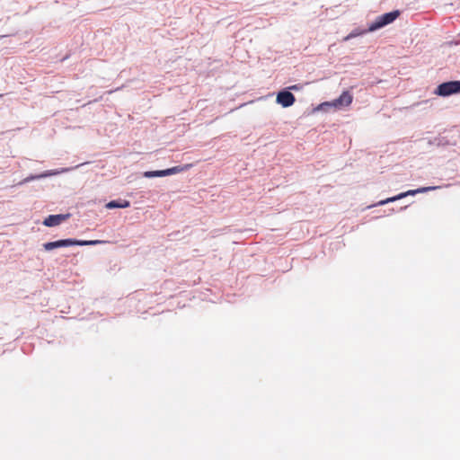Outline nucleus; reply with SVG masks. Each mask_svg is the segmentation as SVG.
Instances as JSON below:
<instances>
[{
    "label": "nucleus",
    "mask_w": 460,
    "mask_h": 460,
    "mask_svg": "<svg viewBox=\"0 0 460 460\" xmlns=\"http://www.w3.org/2000/svg\"><path fill=\"white\" fill-rule=\"evenodd\" d=\"M101 241H79V240H75V239H63V240H58V241H55V242H49V243H45L43 244V247L46 251H51L53 249H56V248H60V247H67V246H73V245H80V246H84V245H93V244H96V243H100Z\"/></svg>",
    "instance_id": "1"
},
{
    "label": "nucleus",
    "mask_w": 460,
    "mask_h": 460,
    "mask_svg": "<svg viewBox=\"0 0 460 460\" xmlns=\"http://www.w3.org/2000/svg\"><path fill=\"white\" fill-rule=\"evenodd\" d=\"M399 15H400L399 11H393L390 13H386L381 16H378L376 18V20L369 25L368 31H374L377 29H380V28L393 22Z\"/></svg>",
    "instance_id": "2"
},
{
    "label": "nucleus",
    "mask_w": 460,
    "mask_h": 460,
    "mask_svg": "<svg viewBox=\"0 0 460 460\" xmlns=\"http://www.w3.org/2000/svg\"><path fill=\"white\" fill-rule=\"evenodd\" d=\"M460 93V81H450L439 84L435 93L440 96H448Z\"/></svg>",
    "instance_id": "3"
},
{
    "label": "nucleus",
    "mask_w": 460,
    "mask_h": 460,
    "mask_svg": "<svg viewBox=\"0 0 460 460\" xmlns=\"http://www.w3.org/2000/svg\"><path fill=\"white\" fill-rule=\"evenodd\" d=\"M436 188L437 187H422V188H419V189H416V190H408L406 192H402V193L398 194L397 196H394V197H392V198H388L385 200H382L378 204L379 205H384V204H386V203H389V202H394L395 200L403 199V198H405L407 196H413V195H415L417 193H424V192H427L429 190H435Z\"/></svg>",
    "instance_id": "4"
},
{
    "label": "nucleus",
    "mask_w": 460,
    "mask_h": 460,
    "mask_svg": "<svg viewBox=\"0 0 460 460\" xmlns=\"http://www.w3.org/2000/svg\"><path fill=\"white\" fill-rule=\"evenodd\" d=\"M184 170L181 166H174L172 168H168L165 170H159V171H148L144 172V176L146 178H153V177H164L168 176L172 174H175L178 172H181Z\"/></svg>",
    "instance_id": "5"
},
{
    "label": "nucleus",
    "mask_w": 460,
    "mask_h": 460,
    "mask_svg": "<svg viewBox=\"0 0 460 460\" xmlns=\"http://www.w3.org/2000/svg\"><path fill=\"white\" fill-rule=\"evenodd\" d=\"M276 102H277V103L280 104L282 107L288 108V107L292 106L295 103L296 98L292 93L285 90V91H280L277 94Z\"/></svg>",
    "instance_id": "6"
},
{
    "label": "nucleus",
    "mask_w": 460,
    "mask_h": 460,
    "mask_svg": "<svg viewBox=\"0 0 460 460\" xmlns=\"http://www.w3.org/2000/svg\"><path fill=\"white\" fill-rule=\"evenodd\" d=\"M69 217L70 214L49 215L44 219L43 225L49 227L56 226Z\"/></svg>",
    "instance_id": "7"
},
{
    "label": "nucleus",
    "mask_w": 460,
    "mask_h": 460,
    "mask_svg": "<svg viewBox=\"0 0 460 460\" xmlns=\"http://www.w3.org/2000/svg\"><path fill=\"white\" fill-rule=\"evenodd\" d=\"M353 96L349 91H344L339 98L332 102V105L335 107L345 106L348 107L351 104Z\"/></svg>",
    "instance_id": "8"
},
{
    "label": "nucleus",
    "mask_w": 460,
    "mask_h": 460,
    "mask_svg": "<svg viewBox=\"0 0 460 460\" xmlns=\"http://www.w3.org/2000/svg\"><path fill=\"white\" fill-rule=\"evenodd\" d=\"M129 205H130V203L128 200H124L122 202H119L117 200H112L106 204V208H125L129 207Z\"/></svg>",
    "instance_id": "9"
},
{
    "label": "nucleus",
    "mask_w": 460,
    "mask_h": 460,
    "mask_svg": "<svg viewBox=\"0 0 460 460\" xmlns=\"http://www.w3.org/2000/svg\"><path fill=\"white\" fill-rule=\"evenodd\" d=\"M358 35V33H350L347 37L344 38V40H349V39Z\"/></svg>",
    "instance_id": "10"
},
{
    "label": "nucleus",
    "mask_w": 460,
    "mask_h": 460,
    "mask_svg": "<svg viewBox=\"0 0 460 460\" xmlns=\"http://www.w3.org/2000/svg\"><path fill=\"white\" fill-rule=\"evenodd\" d=\"M289 90L298 91L300 89V86L297 84H294L288 87Z\"/></svg>",
    "instance_id": "11"
}]
</instances>
